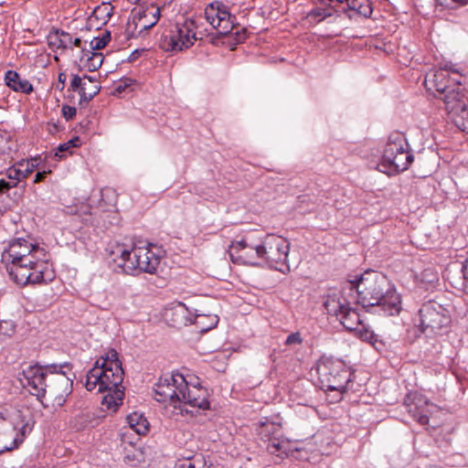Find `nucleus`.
<instances>
[{
  "mask_svg": "<svg viewBox=\"0 0 468 468\" xmlns=\"http://www.w3.org/2000/svg\"><path fill=\"white\" fill-rule=\"evenodd\" d=\"M462 273H463V291L468 294V258L465 260V261L463 264L462 267Z\"/></svg>",
  "mask_w": 468,
  "mask_h": 468,
  "instance_id": "46",
  "label": "nucleus"
},
{
  "mask_svg": "<svg viewBox=\"0 0 468 468\" xmlns=\"http://www.w3.org/2000/svg\"><path fill=\"white\" fill-rule=\"evenodd\" d=\"M425 406H427V402L423 401L421 398L414 399L411 403H406L408 412L422 426L429 423V416Z\"/></svg>",
  "mask_w": 468,
  "mask_h": 468,
  "instance_id": "25",
  "label": "nucleus"
},
{
  "mask_svg": "<svg viewBox=\"0 0 468 468\" xmlns=\"http://www.w3.org/2000/svg\"><path fill=\"white\" fill-rule=\"evenodd\" d=\"M257 433L263 441H270L272 438L282 436V425L264 418V420H261L257 428Z\"/></svg>",
  "mask_w": 468,
  "mask_h": 468,
  "instance_id": "24",
  "label": "nucleus"
},
{
  "mask_svg": "<svg viewBox=\"0 0 468 468\" xmlns=\"http://www.w3.org/2000/svg\"><path fill=\"white\" fill-rule=\"evenodd\" d=\"M236 40L238 42H242L246 39L247 36H246V29H242L241 31H237L236 33Z\"/></svg>",
  "mask_w": 468,
  "mask_h": 468,
  "instance_id": "51",
  "label": "nucleus"
},
{
  "mask_svg": "<svg viewBox=\"0 0 468 468\" xmlns=\"http://www.w3.org/2000/svg\"><path fill=\"white\" fill-rule=\"evenodd\" d=\"M146 50L144 48H141V49H135L133 50L129 58H128V61L129 62H133L135 61L143 53H144Z\"/></svg>",
  "mask_w": 468,
  "mask_h": 468,
  "instance_id": "50",
  "label": "nucleus"
},
{
  "mask_svg": "<svg viewBox=\"0 0 468 468\" xmlns=\"http://www.w3.org/2000/svg\"><path fill=\"white\" fill-rule=\"evenodd\" d=\"M302 343H303V338L299 332H294V333L290 334L285 340L286 346L301 345Z\"/></svg>",
  "mask_w": 468,
  "mask_h": 468,
  "instance_id": "44",
  "label": "nucleus"
},
{
  "mask_svg": "<svg viewBox=\"0 0 468 468\" xmlns=\"http://www.w3.org/2000/svg\"><path fill=\"white\" fill-rule=\"evenodd\" d=\"M15 186H16V182H9L5 179H0V193H5Z\"/></svg>",
  "mask_w": 468,
  "mask_h": 468,
  "instance_id": "49",
  "label": "nucleus"
},
{
  "mask_svg": "<svg viewBox=\"0 0 468 468\" xmlns=\"http://www.w3.org/2000/svg\"><path fill=\"white\" fill-rule=\"evenodd\" d=\"M161 9L158 5L151 4L145 7L133 10V23L135 28L139 27V34L152 28L160 18Z\"/></svg>",
  "mask_w": 468,
  "mask_h": 468,
  "instance_id": "20",
  "label": "nucleus"
},
{
  "mask_svg": "<svg viewBox=\"0 0 468 468\" xmlns=\"http://www.w3.org/2000/svg\"><path fill=\"white\" fill-rule=\"evenodd\" d=\"M105 40H102L100 37H93L90 42V49L91 51L99 52V50L102 49L106 47Z\"/></svg>",
  "mask_w": 468,
  "mask_h": 468,
  "instance_id": "43",
  "label": "nucleus"
},
{
  "mask_svg": "<svg viewBox=\"0 0 468 468\" xmlns=\"http://www.w3.org/2000/svg\"><path fill=\"white\" fill-rule=\"evenodd\" d=\"M102 40H105V43L108 44L111 40V32L110 31H104L101 36H99Z\"/></svg>",
  "mask_w": 468,
  "mask_h": 468,
  "instance_id": "54",
  "label": "nucleus"
},
{
  "mask_svg": "<svg viewBox=\"0 0 468 468\" xmlns=\"http://www.w3.org/2000/svg\"><path fill=\"white\" fill-rule=\"evenodd\" d=\"M420 326L423 333H438L451 323L447 309L435 301L424 303L419 310Z\"/></svg>",
  "mask_w": 468,
  "mask_h": 468,
  "instance_id": "11",
  "label": "nucleus"
},
{
  "mask_svg": "<svg viewBox=\"0 0 468 468\" xmlns=\"http://www.w3.org/2000/svg\"><path fill=\"white\" fill-rule=\"evenodd\" d=\"M97 361H100V366H106L108 367L114 368V365L117 367H122V362L119 360L118 353L114 349H111L105 355V356H101Z\"/></svg>",
  "mask_w": 468,
  "mask_h": 468,
  "instance_id": "36",
  "label": "nucleus"
},
{
  "mask_svg": "<svg viewBox=\"0 0 468 468\" xmlns=\"http://www.w3.org/2000/svg\"><path fill=\"white\" fill-rule=\"evenodd\" d=\"M204 15L206 20L221 37L228 36L235 27L236 16L221 1L215 0L209 3L205 7Z\"/></svg>",
  "mask_w": 468,
  "mask_h": 468,
  "instance_id": "15",
  "label": "nucleus"
},
{
  "mask_svg": "<svg viewBox=\"0 0 468 468\" xmlns=\"http://www.w3.org/2000/svg\"><path fill=\"white\" fill-rule=\"evenodd\" d=\"M445 110L454 125L468 133V102L464 93H451L445 98Z\"/></svg>",
  "mask_w": 468,
  "mask_h": 468,
  "instance_id": "16",
  "label": "nucleus"
},
{
  "mask_svg": "<svg viewBox=\"0 0 468 468\" xmlns=\"http://www.w3.org/2000/svg\"><path fill=\"white\" fill-rule=\"evenodd\" d=\"M73 149L71 142H66L64 144H60L55 152V155L62 158L66 156V153L71 154V150Z\"/></svg>",
  "mask_w": 468,
  "mask_h": 468,
  "instance_id": "41",
  "label": "nucleus"
},
{
  "mask_svg": "<svg viewBox=\"0 0 468 468\" xmlns=\"http://www.w3.org/2000/svg\"><path fill=\"white\" fill-rule=\"evenodd\" d=\"M151 244L146 246H134L136 257L140 263V271L154 274L160 264V257L152 250Z\"/></svg>",
  "mask_w": 468,
  "mask_h": 468,
  "instance_id": "21",
  "label": "nucleus"
},
{
  "mask_svg": "<svg viewBox=\"0 0 468 468\" xmlns=\"http://www.w3.org/2000/svg\"><path fill=\"white\" fill-rule=\"evenodd\" d=\"M111 255L115 264L114 271L116 272L130 275L141 272L134 247L132 250H128L124 245L117 244L111 251Z\"/></svg>",
  "mask_w": 468,
  "mask_h": 468,
  "instance_id": "19",
  "label": "nucleus"
},
{
  "mask_svg": "<svg viewBox=\"0 0 468 468\" xmlns=\"http://www.w3.org/2000/svg\"><path fill=\"white\" fill-rule=\"evenodd\" d=\"M75 426L77 429H86L88 427H94L98 424V420L95 418V414L91 411L82 412L78 415L75 419Z\"/></svg>",
  "mask_w": 468,
  "mask_h": 468,
  "instance_id": "35",
  "label": "nucleus"
},
{
  "mask_svg": "<svg viewBox=\"0 0 468 468\" xmlns=\"http://www.w3.org/2000/svg\"><path fill=\"white\" fill-rule=\"evenodd\" d=\"M112 6L110 4H103L101 6H98L94 9L93 15L96 18H101L103 20V23L112 16Z\"/></svg>",
  "mask_w": 468,
  "mask_h": 468,
  "instance_id": "38",
  "label": "nucleus"
},
{
  "mask_svg": "<svg viewBox=\"0 0 468 468\" xmlns=\"http://www.w3.org/2000/svg\"><path fill=\"white\" fill-rule=\"evenodd\" d=\"M47 269L48 261H37V264L20 262L6 264V271L10 278L20 286L46 282L45 271Z\"/></svg>",
  "mask_w": 468,
  "mask_h": 468,
  "instance_id": "13",
  "label": "nucleus"
},
{
  "mask_svg": "<svg viewBox=\"0 0 468 468\" xmlns=\"http://www.w3.org/2000/svg\"><path fill=\"white\" fill-rule=\"evenodd\" d=\"M179 386L181 393L179 395V406L181 411L194 413V410H208L210 403L208 401V392L199 383L189 384L185 377L179 378Z\"/></svg>",
  "mask_w": 468,
  "mask_h": 468,
  "instance_id": "10",
  "label": "nucleus"
},
{
  "mask_svg": "<svg viewBox=\"0 0 468 468\" xmlns=\"http://www.w3.org/2000/svg\"><path fill=\"white\" fill-rule=\"evenodd\" d=\"M83 80L87 81L88 83H90L91 85L92 84H97L95 78H93L91 76L84 75Z\"/></svg>",
  "mask_w": 468,
  "mask_h": 468,
  "instance_id": "56",
  "label": "nucleus"
},
{
  "mask_svg": "<svg viewBox=\"0 0 468 468\" xmlns=\"http://www.w3.org/2000/svg\"><path fill=\"white\" fill-rule=\"evenodd\" d=\"M61 112H62L63 117L67 121H69V120H72L75 117L77 110L73 106L63 105Z\"/></svg>",
  "mask_w": 468,
  "mask_h": 468,
  "instance_id": "45",
  "label": "nucleus"
},
{
  "mask_svg": "<svg viewBox=\"0 0 468 468\" xmlns=\"http://www.w3.org/2000/svg\"><path fill=\"white\" fill-rule=\"evenodd\" d=\"M452 3L459 5H465L468 4V0H451Z\"/></svg>",
  "mask_w": 468,
  "mask_h": 468,
  "instance_id": "58",
  "label": "nucleus"
},
{
  "mask_svg": "<svg viewBox=\"0 0 468 468\" xmlns=\"http://www.w3.org/2000/svg\"><path fill=\"white\" fill-rule=\"evenodd\" d=\"M176 468H211V463L207 461L203 454L196 453L178 460Z\"/></svg>",
  "mask_w": 468,
  "mask_h": 468,
  "instance_id": "29",
  "label": "nucleus"
},
{
  "mask_svg": "<svg viewBox=\"0 0 468 468\" xmlns=\"http://www.w3.org/2000/svg\"><path fill=\"white\" fill-rule=\"evenodd\" d=\"M5 82L7 87L16 92L29 94L33 91V85L14 70H7L5 74Z\"/></svg>",
  "mask_w": 468,
  "mask_h": 468,
  "instance_id": "22",
  "label": "nucleus"
},
{
  "mask_svg": "<svg viewBox=\"0 0 468 468\" xmlns=\"http://www.w3.org/2000/svg\"><path fill=\"white\" fill-rule=\"evenodd\" d=\"M170 322L175 327L186 326L193 323V311L179 303L170 311Z\"/></svg>",
  "mask_w": 468,
  "mask_h": 468,
  "instance_id": "23",
  "label": "nucleus"
},
{
  "mask_svg": "<svg viewBox=\"0 0 468 468\" xmlns=\"http://www.w3.org/2000/svg\"><path fill=\"white\" fill-rule=\"evenodd\" d=\"M127 422L137 434L144 435L149 431V422L142 414L133 412L127 416Z\"/></svg>",
  "mask_w": 468,
  "mask_h": 468,
  "instance_id": "32",
  "label": "nucleus"
},
{
  "mask_svg": "<svg viewBox=\"0 0 468 468\" xmlns=\"http://www.w3.org/2000/svg\"><path fill=\"white\" fill-rule=\"evenodd\" d=\"M248 234H252L253 252L256 254V262H261L262 265L264 250H265V235L261 236L257 231H249Z\"/></svg>",
  "mask_w": 468,
  "mask_h": 468,
  "instance_id": "33",
  "label": "nucleus"
},
{
  "mask_svg": "<svg viewBox=\"0 0 468 468\" xmlns=\"http://www.w3.org/2000/svg\"><path fill=\"white\" fill-rule=\"evenodd\" d=\"M288 441L282 439V436L272 438L271 441H268L267 450L271 454H288Z\"/></svg>",
  "mask_w": 468,
  "mask_h": 468,
  "instance_id": "34",
  "label": "nucleus"
},
{
  "mask_svg": "<svg viewBox=\"0 0 468 468\" xmlns=\"http://www.w3.org/2000/svg\"><path fill=\"white\" fill-rule=\"evenodd\" d=\"M133 80L132 79L126 78L122 80L120 83L116 86L115 90L119 93L125 90L127 87H130L133 84Z\"/></svg>",
  "mask_w": 468,
  "mask_h": 468,
  "instance_id": "48",
  "label": "nucleus"
},
{
  "mask_svg": "<svg viewBox=\"0 0 468 468\" xmlns=\"http://www.w3.org/2000/svg\"><path fill=\"white\" fill-rule=\"evenodd\" d=\"M179 378H184V376L179 373H175L160 378L154 388L155 399L159 402L169 401L176 408V403L179 402L180 399L179 395L182 392L179 386Z\"/></svg>",
  "mask_w": 468,
  "mask_h": 468,
  "instance_id": "18",
  "label": "nucleus"
},
{
  "mask_svg": "<svg viewBox=\"0 0 468 468\" xmlns=\"http://www.w3.org/2000/svg\"><path fill=\"white\" fill-rule=\"evenodd\" d=\"M32 429L33 424L22 418L14 424L0 420V454L18 448Z\"/></svg>",
  "mask_w": 468,
  "mask_h": 468,
  "instance_id": "12",
  "label": "nucleus"
},
{
  "mask_svg": "<svg viewBox=\"0 0 468 468\" xmlns=\"http://www.w3.org/2000/svg\"><path fill=\"white\" fill-rule=\"evenodd\" d=\"M424 84L431 92H437L434 95L445 103V98L451 93H463V88L460 80H452L448 70L439 69L430 71L425 78Z\"/></svg>",
  "mask_w": 468,
  "mask_h": 468,
  "instance_id": "14",
  "label": "nucleus"
},
{
  "mask_svg": "<svg viewBox=\"0 0 468 468\" xmlns=\"http://www.w3.org/2000/svg\"><path fill=\"white\" fill-rule=\"evenodd\" d=\"M311 16L320 17L321 20H323L325 19L326 17L331 16V13L326 9L316 8L312 11Z\"/></svg>",
  "mask_w": 468,
  "mask_h": 468,
  "instance_id": "47",
  "label": "nucleus"
},
{
  "mask_svg": "<svg viewBox=\"0 0 468 468\" xmlns=\"http://www.w3.org/2000/svg\"><path fill=\"white\" fill-rule=\"evenodd\" d=\"M72 37L69 33L63 30L55 29L48 36V44L51 48H72Z\"/></svg>",
  "mask_w": 468,
  "mask_h": 468,
  "instance_id": "26",
  "label": "nucleus"
},
{
  "mask_svg": "<svg viewBox=\"0 0 468 468\" xmlns=\"http://www.w3.org/2000/svg\"><path fill=\"white\" fill-rule=\"evenodd\" d=\"M346 6L347 9H344V13H346L347 10H352L366 18L370 17L373 13L372 3L369 0H348Z\"/></svg>",
  "mask_w": 468,
  "mask_h": 468,
  "instance_id": "31",
  "label": "nucleus"
},
{
  "mask_svg": "<svg viewBox=\"0 0 468 468\" xmlns=\"http://www.w3.org/2000/svg\"><path fill=\"white\" fill-rule=\"evenodd\" d=\"M197 309L193 310V323L200 332H207L214 328L218 323V317L211 314H199Z\"/></svg>",
  "mask_w": 468,
  "mask_h": 468,
  "instance_id": "28",
  "label": "nucleus"
},
{
  "mask_svg": "<svg viewBox=\"0 0 468 468\" xmlns=\"http://www.w3.org/2000/svg\"><path fill=\"white\" fill-rule=\"evenodd\" d=\"M46 176H47V172L46 171L37 172L35 175L34 183H39V182L43 181L45 179Z\"/></svg>",
  "mask_w": 468,
  "mask_h": 468,
  "instance_id": "53",
  "label": "nucleus"
},
{
  "mask_svg": "<svg viewBox=\"0 0 468 468\" xmlns=\"http://www.w3.org/2000/svg\"><path fill=\"white\" fill-rule=\"evenodd\" d=\"M408 147L403 133H392L384 147L380 165L385 169L381 171L391 175L407 170L414 158Z\"/></svg>",
  "mask_w": 468,
  "mask_h": 468,
  "instance_id": "3",
  "label": "nucleus"
},
{
  "mask_svg": "<svg viewBox=\"0 0 468 468\" xmlns=\"http://www.w3.org/2000/svg\"><path fill=\"white\" fill-rule=\"evenodd\" d=\"M196 23L192 19H186L183 23H176L168 34H164L160 40V48L165 51H182L192 47L197 40Z\"/></svg>",
  "mask_w": 468,
  "mask_h": 468,
  "instance_id": "7",
  "label": "nucleus"
},
{
  "mask_svg": "<svg viewBox=\"0 0 468 468\" xmlns=\"http://www.w3.org/2000/svg\"><path fill=\"white\" fill-rule=\"evenodd\" d=\"M356 303L383 315H398L402 310L401 296L387 276L377 271H367L355 281H347L343 287Z\"/></svg>",
  "mask_w": 468,
  "mask_h": 468,
  "instance_id": "1",
  "label": "nucleus"
},
{
  "mask_svg": "<svg viewBox=\"0 0 468 468\" xmlns=\"http://www.w3.org/2000/svg\"><path fill=\"white\" fill-rule=\"evenodd\" d=\"M74 47L80 48L81 49L84 48L82 47V40L80 37H76L75 39H72V43Z\"/></svg>",
  "mask_w": 468,
  "mask_h": 468,
  "instance_id": "55",
  "label": "nucleus"
},
{
  "mask_svg": "<svg viewBox=\"0 0 468 468\" xmlns=\"http://www.w3.org/2000/svg\"><path fill=\"white\" fill-rule=\"evenodd\" d=\"M101 90L99 84H90L87 81L85 86L81 88L80 101H91Z\"/></svg>",
  "mask_w": 468,
  "mask_h": 468,
  "instance_id": "37",
  "label": "nucleus"
},
{
  "mask_svg": "<svg viewBox=\"0 0 468 468\" xmlns=\"http://www.w3.org/2000/svg\"><path fill=\"white\" fill-rule=\"evenodd\" d=\"M20 375L23 388L42 403L47 393L58 399L70 394L75 378L69 362L28 366Z\"/></svg>",
  "mask_w": 468,
  "mask_h": 468,
  "instance_id": "2",
  "label": "nucleus"
},
{
  "mask_svg": "<svg viewBox=\"0 0 468 468\" xmlns=\"http://www.w3.org/2000/svg\"><path fill=\"white\" fill-rule=\"evenodd\" d=\"M80 64L88 71H95L101 68L103 62V55L101 52L82 48V55L80 58Z\"/></svg>",
  "mask_w": 468,
  "mask_h": 468,
  "instance_id": "27",
  "label": "nucleus"
},
{
  "mask_svg": "<svg viewBox=\"0 0 468 468\" xmlns=\"http://www.w3.org/2000/svg\"><path fill=\"white\" fill-rule=\"evenodd\" d=\"M68 142H71L72 147H78L80 145V138L78 136H75L74 138L69 140Z\"/></svg>",
  "mask_w": 468,
  "mask_h": 468,
  "instance_id": "57",
  "label": "nucleus"
},
{
  "mask_svg": "<svg viewBox=\"0 0 468 468\" xmlns=\"http://www.w3.org/2000/svg\"><path fill=\"white\" fill-rule=\"evenodd\" d=\"M58 82L59 84H61V86L59 87L58 85V89H59L60 90H62L64 89V85H65V82H66V80H67V76L65 73L61 72L58 74Z\"/></svg>",
  "mask_w": 468,
  "mask_h": 468,
  "instance_id": "52",
  "label": "nucleus"
},
{
  "mask_svg": "<svg viewBox=\"0 0 468 468\" xmlns=\"http://www.w3.org/2000/svg\"><path fill=\"white\" fill-rule=\"evenodd\" d=\"M46 251L37 244H33L24 239H17L10 242L8 248L3 252L2 259L5 264L27 263L37 264V261H47Z\"/></svg>",
  "mask_w": 468,
  "mask_h": 468,
  "instance_id": "8",
  "label": "nucleus"
},
{
  "mask_svg": "<svg viewBox=\"0 0 468 468\" xmlns=\"http://www.w3.org/2000/svg\"><path fill=\"white\" fill-rule=\"evenodd\" d=\"M123 375L122 367L116 365H114V368L103 367L100 366V361H96L94 367L87 372L85 387L89 391L98 387L99 392L121 388H122Z\"/></svg>",
  "mask_w": 468,
  "mask_h": 468,
  "instance_id": "6",
  "label": "nucleus"
},
{
  "mask_svg": "<svg viewBox=\"0 0 468 468\" xmlns=\"http://www.w3.org/2000/svg\"><path fill=\"white\" fill-rule=\"evenodd\" d=\"M330 2H337V3H344V2H346V4L348 3V0H329Z\"/></svg>",
  "mask_w": 468,
  "mask_h": 468,
  "instance_id": "59",
  "label": "nucleus"
},
{
  "mask_svg": "<svg viewBox=\"0 0 468 468\" xmlns=\"http://www.w3.org/2000/svg\"><path fill=\"white\" fill-rule=\"evenodd\" d=\"M85 80L79 75H74L70 82V90L73 91L78 90L79 94H81V88L85 86Z\"/></svg>",
  "mask_w": 468,
  "mask_h": 468,
  "instance_id": "42",
  "label": "nucleus"
},
{
  "mask_svg": "<svg viewBox=\"0 0 468 468\" xmlns=\"http://www.w3.org/2000/svg\"><path fill=\"white\" fill-rule=\"evenodd\" d=\"M315 370L322 388L341 394L346 392L352 373L343 360L323 356L317 361Z\"/></svg>",
  "mask_w": 468,
  "mask_h": 468,
  "instance_id": "4",
  "label": "nucleus"
},
{
  "mask_svg": "<svg viewBox=\"0 0 468 468\" xmlns=\"http://www.w3.org/2000/svg\"><path fill=\"white\" fill-rule=\"evenodd\" d=\"M20 174L21 170H19V168L16 167V165H13L12 167H9L6 170V176L10 180L9 182H16L17 184L19 181H21L22 177Z\"/></svg>",
  "mask_w": 468,
  "mask_h": 468,
  "instance_id": "40",
  "label": "nucleus"
},
{
  "mask_svg": "<svg viewBox=\"0 0 468 468\" xmlns=\"http://www.w3.org/2000/svg\"><path fill=\"white\" fill-rule=\"evenodd\" d=\"M354 303L356 300L343 288L340 292L330 294L324 305L328 314L335 315L346 330L353 331L361 324L360 315L351 306Z\"/></svg>",
  "mask_w": 468,
  "mask_h": 468,
  "instance_id": "5",
  "label": "nucleus"
},
{
  "mask_svg": "<svg viewBox=\"0 0 468 468\" xmlns=\"http://www.w3.org/2000/svg\"><path fill=\"white\" fill-rule=\"evenodd\" d=\"M374 337L372 332H368V340L370 341Z\"/></svg>",
  "mask_w": 468,
  "mask_h": 468,
  "instance_id": "60",
  "label": "nucleus"
},
{
  "mask_svg": "<svg viewBox=\"0 0 468 468\" xmlns=\"http://www.w3.org/2000/svg\"><path fill=\"white\" fill-rule=\"evenodd\" d=\"M16 165V167L19 168V170H21V177L22 179L24 178H27L30 174L33 173L35 167H36V165L34 164L33 161H21Z\"/></svg>",
  "mask_w": 468,
  "mask_h": 468,
  "instance_id": "39",
  "label": "nucleus"
},
{
  "mask_svg": "<svg viewBox=\"0 0 468 468\" xmlns=\"http://www.w3.org/2000/svg\"><path fill=\"white\" fill-rule=\"evenodd\" d=\"M123 388L112 389L103 397L101 404L106 407L107 410L116 412L123 399Z\"/></svg>",
  "mask_w": 468,
  "mask_h": 468,
  "instance_id": "30",
  "label": "nucleus"
},
{
  "mask_svg": "<svg viewBox=\"0 0 468 468\" xmlns=\"http://www.w3.org/2000/svg\"><path fill=\"white\" fill-rule=\"evenodd\" d=\"M290 243L287 239L274 234L265 235V250L263 263L268 264L282 273L290 271L288 254Z\"/></svg>",
  "mask_w": 468,
  "mask_h": 468,
  "instance_id": "9",
  "label": "nucleus"
},
{
  "mask_svg": "<svg viewBox=\"0 0 468 468\" xmlns=\"http://www.w3.org/2000/svg\"><path fill=\"white\" fill-rule=\"evenodd\" d=\"M252 247V234L248 232L239 240L232 241L229 248L232 262L239 265L261 266V262H256V254Z\"/></svg>",
  "mask_w": 468,
  "mask_h": 468,
  "instance_id": "17",
  "label": "nucleus"
}]
</instances>
